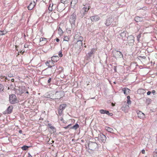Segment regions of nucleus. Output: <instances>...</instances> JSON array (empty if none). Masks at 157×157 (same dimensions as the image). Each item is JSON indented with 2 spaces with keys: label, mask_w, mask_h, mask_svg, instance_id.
Masks as SVG:
<instances>
[{
  "label": "nucleus",
  "mask_w": 157,
  "mask_h": 157,
  "mask_svg": "<svg viewBox=\"0 0 157 157\" xmlns=\"http://www.w3.org/2000/svg\"><path fill=\"white\" fill-rule=\"evenodd\" d=\"M0 35H3V32L0 31Z\"/></svg>",
  "instance_id": "3c124183"
},
{
  "label": "nucleus",
  "mask_w": 157,
  "mask_h": 157,
  "mask_svg": "<svg viewBox=\"0 0 157 157\" xmlns=\"http://www.w3.org/2000/svg\"><path fill=\"white\" fill-rule=\"evenodd\" d=\"M69 40V38L68 37H67V36H65L64 38L63 41H68Z\"/></svg>",
  "instance_id": "72a5a7b5"
},
{
  "label": "nucleus",
  "mask_w": 157,
  "mask_h": 157,
  "mask_svg": "<svg viewBox=\"0 0 157 157\" xmlns=\"http://www.w3.org/2000/svg\"><path fill=\"white\" fill-rule=\"evenodd\" d=\"M13 107L12 106H10L7 109V113H10L12 111Z\"/></svg>",
  "instance_id": "5701e85b"
},
{
  "label": "nucleus",
  "mask_w": 157,
  "mask_h": 157,
  "mask_svg": "<svg viewBox=\"0 0 157 157\" xmlns=\"http://www.w3.org/2000/svg\"><path fill=\"white\" fill-rule=\"evenodd\" d=\"M122 91L125 95H127L129 92L130 90L128 88H124L122 89Z\"/></svg>",
  "instance_id": "412c9836"
},
{
  "label": "nucleus",
  "mask_w": 157,
  "mask_h": 157,
  "mask_svg": "<svg viewBox=\"0 0 157 157\" xmlns=\"http://www.w3.org/2000/svg\"><path fill=\"white\" fill-rule=\"evenodd\" d=\"M82 42L81 41H77L75 45L76 49L77 50L78 53H79L81 51L82 49Z\"/></svg>",
  "instance_id": "39448f33"
},
{
  "label": "nucleus",
  "mask_w": 157,
  "mask_h": 157,
  "mask_svg": "<svg viewBox=\"0 0 157 157\" xmlns=\"http://www.w3.org/2000/svg\"><path fill=\"white\" fill-rule=\"evenodd\" d=\"M106 137L105 136L103 135V134H100L98 135V140L101 142L105 143L106 140Z\"/></svg>",
  "instance_id": "423d86ee"
},
{
  "label": "nucleus",
  "mask_w": 157,
  "mask_h": 157,
  "mask_svg": "<svg viewBox=\"0 0 157 157\" xmlns=\"http://www.w3.org/2000/svg\"><path fill=\"white\" fill-rule=\"evenodd\" d=\"M113 21V19L109 17L106 20L105 24L106 26H109L112 23Z\"/></svg>",
  "instance_id": "1a4fd4ad"
},
{
  "label": "nucleus",
  "mask_w": 157,
  "mask_h": 157,
  "mask_svg": "<svg viewBox=\"0 0 157 157\" xmlns=\"http://www.w3.org/2000/svg\"><path fill=\"white\" fill-rule=\"evenodd\" d=\"M129 105H126V104L125 105V106H123V108H124L127 109V108H129Z\"/></svg>",
  "instance_id": "a19ab883"
},
{
  "label": "nucleus",
  "mask_w": 157,
  "mask_h": 157,
  "mask_svg": "<svg viewBox=\"0 0 157 157\" xmlns=\"http://www.w3.org/2000/svg\"><path fill=\"white\" fill-rule=\"evenodd\" d=\"M62 93L60 92L56 91L55 94H54V99H60L61 98V94Z\"/></svg>",
  "instance_id": "9d476101"
},
{
  "label": "nucleus",
  "mask_w": 157,
  "mask_h": 157,
  "mask_svg": "<svg viewBox=\"0 0 157 157\" xmlns=\"http://www.w3.org/2000/svg\"><path fill=\"white\" fill-rule=\"evenodd\" d=\"M107 114L109 115L110 116H112L113 115V114L112 113H109V111H108V113H107Z\"/></svg>",
  "instance_id": "c03bdc74"
},
{
  "label": "nucleus",
  "mask_w": 157,
  "mask_h": 157,
  "mask_svg": "<svg viewBox=\"0 0 157 157\" xmlns=\"http://www.w3.org/2000/svg\"><path fill=\"white\" fill-rule=\"evenodd\" d=\"M45 97L47 98H51L52 99H54V94L52 93L45 94Z\"/></svg>",
  "instance_id": "dca6fc26"
},
{
  "label": "nucleus",
  "mask_w": 157,
  "mask_h": 157,
  "mask_svg": "<svg viewBox=\"0 0 157 157\" xmlns=\"http://www.w3.org/2000/svg\"><path fill=\"white\" fill-rule=\"evenodd\" d=\"M114 54L115 56V57L117 58H121L123 57V55L122 53L118 51H116L114 52Z\"/></svg>",
  "instance_id": "2eb2a0df"
},
{
  "label": "nucleus",
  "mask_w": 157,
  "mask_h": 157,
  "mask_svg": "<svg viewBox=\"0 0 157 157\" xmlns=\"http://www.w3.org/2000/svg\"><path fill=\"white\" fill-rule=\"evenodd\" d=\"M100 113L102 114H106L108 113V111L104 109H101L99 111Z\"/></svg>",
  "instance_id": "cd10ccee"
},
{
  "label": "nucleus",
  "mask_w": 157,
  "mask_h": 157,
  "mask_svg": "<svg viewBox=\"0 0 157 157\" xmlns=\"http://www.w3.org/2000/svg\"><path fill=\"white\" fill-rule=\"evenodd\" d=\"M153 157H157V152H154L153 153Z\"/></svg>",
  "instance_id": "58836bf2"
},
{
  "label": "nucleus",
  "mask_w": 157,
  "mask_h": 157,
  "mask_svg": "<svg viewBox=\"0 0 157 157\" xmlns=\"http://www.w3.org/2000/svg\"><path fill=\"white\" fill-rule=\"evenodd\" d=\"M3 35L5 34L6 33V31H3Z\"/></svg>",
  "instance_id": "4d7b16f0"
},
{
  "label": "nucleus",
  "mask_w": 157,
  "mask_h": 157,
  "mask_svg": "<svg viewBox=\"0 0 157 157\" xmlns=\"http://www.w3.org/2000/svg\"><path fill=\"white\" fill-rule=\"evenodd\" d=\"M71 28H67L66 29L67 32L70 33L71 31Z\"/></svg>",
  "instance_id": "ea45409f"
},
{
  "label": "nucleus",
  "mask_w": 157,
  "mask_h": 157,
  "mask_svg": "<svg viewBox=\"0 0 157 157\" xmlns=\"http://www.w3.org/2000/svg\"><path fill=\"white\" fill-rule=\"evenodd\" d=\"M58 55L60 57H61L63 56V54H62V51L61 50L60 51L58 54Z\"/></svg>",
  "instance_id": "c9c22d12"
},
{
  "label": "nucleus",
  "mask_w": 157,
  "mask_h": 157,
  "mask_svg": "<svg viewBox=\"0 0 157 157\" xmlns=\"http://www.w3.org/2000/svg\"><path fill=\"white\" fill-rule=\"evenodd\" d=\"M35 5V2L34 1L31 2L30 4L28 6V8L29 10H32L33 8L34 7V6Z\"/></svg>",
  "instance_id": "4468645a"
},
{
  "label": "nucleus",
  "mask_w": 157,
  "mask_h": 157,
  "mask_svg": "<svg viewBox=\"0 0 157 157\" xmlns=\"http://www.w3.org/2000/svg\"><path fill=\"white\" fill-rule=\"evenodd\" d=\"M46 65L48 67L51 68L49 61H47L46 63Z\"/></svg>",
  "instance_id": "f704fd0d"
},
{
  "label": "nucleus",
  "mask_w": 157,
  "mask_h": 157,
  "mask_svg": "<svg viewBox=\"0 0 157 157\" xmlns=\"http://www.w3.org/2000/svg\"><path fill=\"white\" fill-rule=\"evenodd\" d=\"M40 41L42 45L45 44L47 42V39L42 37L40 38Z\"/></svg>",
  "instance_id": "6ab92c4d"
},
{
  "label": "nucleus",
  "mask_w": 157,
  "mask_h": 157,
  "mask_svg": "<svg viewBox=\"0 0 157 157\" xmlns=\"http://www.w3.org/2000/svg\"><path fill=\"white\" fill-rule=\"evenodd\" d=\"M141 90H143L142 89H140V90H138L137 91V92L138 93H140V91H141Z\"/></svg>",
  "instance_id": "603ef678"
},
{
  "label": "nucleus",
  "mask_w": 157,
  "mask_h": 157,
  "mask_svg": "<svg viewBox=\"0 0 157 157\" xmlns=\"http://www.w3.org/2000/svg\"><path fill=\"white\" fill-rule=\"evenodd\" d=\"M76 19V16L75 14L73 13L70 17L69 22L71 25V29H74L75 27V22Z\"/></svg>",
  "instance_id": "f257e3e1"
},
{
  "label": "nucleus",
  "mask_w": 157,
  "mask_h": 157,
  "mask_svg": "<svg viewBox=\"0 0 157 157\" xmlns=\"http://www.w3.org/2000/svg\"><path fill=\"white\" fill-rule=\"evenodd\" d=\"M78 0H71V5L72 8H74L75 5L77 3Z\"/></svg>",
  "instance_id": "a211bd4d"
},
{
  "label": "nucleus",
  "mask_w": 157,
  "mask_h": 157,
  "mask_svg": "<svg viewBox=\"0 0 157 157\" xmlns=\"http://www.w3.org/2000/svg\"><path fill=\"white\" fill-rule=\"evenodd\" d=\"M51 78H49L48 81V83H50L51 81Z\"/></svg>",
  "instance_id": "49530a36"
},
{
  "label": "nucleus",
  "mask_w": 157,
  "mask_h": 157,
  "mask_svg": "<svg viewBox=\"0 0 157 157\" xmlns=\"http://www.w3.org/2000/svg\"><path fill=\"white\" fill-rule=\"evenodd\" d=\"M48 10H52V9H51V10L50 9V7H49Z\"/></svg>",
  "instance_id": "338daca9"
},
{
  "label": "nucleus",
  "mask_w": 157,
  "mask_h": 157,
  "mask_svg": "<svg viewBox=\"0 0 157 157\" xmlns=\"http://www.w3.org/2000/svg\"><path fill=\"white\" fill-rule=\"evenodd\" d=\"M152 93L153 94H154L155 93V90H153Z\"/></svg>",
  "instance_id": "5fc2aeb1"
},
{
  "label": "nucleus",
  "mask_w": 157,
  "mask_h": 157,
  "mask_svg": "<svg viewBox=\"0 0 157 157\" xmlns=\"http://www.w3.org/2000/svg\"><path fill=\"white\" fill-rule=\"evenodd\" d=\"M54 58H57V59H58V57L57 56H53L52 57V59H54Z\"/></svg>",
  "instance_id": "a18cd8bd"
},
{
  "label": "nucleus",
  "mask_w": 157,
  "mask_h": 157,
  "mask_svg": "<svg viewBox=\"0 0 157 157\" xmlns=\"http://www.w3.org/2000/svg\"><path fill=\"white\" fill-rule=\"evenodd\" d=\"M128 44L132 46L133 45L134 42V37L133 36H128L127 38Z\"/></svg>",
  "instance_id": "0eeeda50"
},
{
  "label": "nucleus",
  "mask_w": 157,
  "mask_h": 157,
  "mask_svg": "<svg viewBox=\"0 0 157 157\" xmlns=\"http://www.w3.org/2000/svg\"><path fill=\"white\" fill-rule=\"evenodd\" d=\"M90 19L92 21L94 22L99 20L100 17L98 15H96L91 17Z\"/></svg>",
  "instance_id": "ddd939ff"
},
{
  "label": "nucleus",
  "mask_w": 157,
  "mask_h": 157,
  "mask_svg": "<svg viewBox=\"0 0 157 157\" xmlns=\"http://www.w3.org/2000/svg\"><path fill=\"white\" fill-rule=\"evenodd\" d=\"M48 126H49V127H50V126H51V124H48Z\"/></svg>",
  "instance_id": "774afa93"
},
{
  "label": "nucleus",
  "mask_w": 157,
  "mask_h": 157,
  "mask_svg": "<svg viewBox=\"0 0 157 157\" xmlns=\"http://www.w3.org/2000/svg\"><path fill=\"white\" fill-rule=\"evenodd\" d=\"M95 52V50L94 48H93L91 51L88 53V57H90L94 53V52Z\"/></svg>",
  "instance_id": "b1692460"
},
{
  "label": "nucleus",
  "mask_w": 157,
  "mask_h": 157,
  "mask_svg": "<svg viewBox=\"0 0 157 157\" xmlns=\"http://www.w3.org/2000/svg\"><path fill=\"white\" fill-rule=\"evenodd\" d=\"M66 107V105L65 104H62L59 106L58 110V113L60 115H62L63 110Z\"/></svg>",
  "instance_id": "6e6552de"
},
{
  "label": "nucleus",
  "mask_w": 157,
  "mask_h": 157,
  "mask_svg": "<svg viewBox=\"0 0 157 157\" xmlns=\"http://www.w3.org/2000/svg\"><path fill=\"white\" fill-rule=\"evenodd\" d=\"M64 44V43L63 42V43L62 46H63V49H65L66 48V47L65 46H63V45Z\"/></svg>",
  "instance_id": "8fccbe9b"
},
{
  "label": "nucleus",
  "mask_w": 157,
  "mask_h": 157,
  "mask_svg": "<svg viewBox=\"0 0 157 157\" xmlns=\"http://www.w3.org/2000/svg\"><path fill=\"white\" fill-rule=\"evenodd\" d=\"M27 46H28V45L27 44H25L24 45V47L27 48Z\"/></svg>",
  "instance_id": "680f3d73"
},
{
  "label": "nucleus",
  "mask_w": 157,
  "mask_h": 157,
  "mask_svg": "<svg viewBox=\"0 0 157 157\" xmlns=\"http://www.w3.org/2000/svg\"><path fill=\"white\" fill-rule=\"evenodd\" d=\"M141 34H140L139 35H138L137 36V40L138 42H140V39L141 37Z\"/></svg>",
  "instance_id": "2f4dec72"
},
{
  "label": "nucleus",
  "mask_w": 157,
  "mask_h": 157,
  "mask_svg": "<svg viewBox=\"0 0 157 157\" xmlns=\"http://www.w3.org/2000/svg\"><path fill=\"white\" fill-rule=\"evenodd\" d=\"M49 62H50V64L51 65V67L54 66L55 65L54 63V61H53L52 59L51 60H49Z\"/></svg>",
  "instance_id": "7c9ffc66"
},
{
  "label": "nucleus",
  "mask_w": 157,
  "mask_h": 157,
  "mask_svg": "<svg viewBox=\"0 0 157 157\" xmlns=\"http://www.w3.org/2000/svg\"><path fill=\"white\" fill-rule=\"evenodd\" d=\"M127 103L128 105H130L131 104V102L130 99L127 100Z\"/></svg>",
  "instance_id": "79ce46f5"
},
{
  "label": "nucleus",
  "mask_w": 157,
  "mask_h": 157,
  "mask_svg": "<svg viewBox=\"0 0 157 157\" xmlns=\"http://www.w3.org/2000/svg\"><path fill=\"white\" fill-rule=\"evenodd\" d=\"M89 149L94 151L98 148V145L96 142H90L88 144Z\"/></svg>",
  "instance_id": "7ed1b4c3"
},
{
  "label": "nucleus",
  "mask_w": 157,
  "mask_h": 157,
  "mask_svg": "<svg viewBox=\"0 0 157 157\" xmlns=\"http://www.w3.org/2000/svg\"><path fill=\"white\" fill-rule=\"evenodd\" d=\"M142 154H144L145 153V151L144 149L142 150Z\"/></svg>",
  "instance_id": "de8ad7c7"
},
{
  "label": "nucleus",
  "mask_w": 157,
  "mask_h": 157,
  "mask_svg": "<svg viewBox=\"0 0 157 157\" xmlns=\"http://www.w3.org/2000/svg\"><path fill=\"white\" fill-rule=\"evenodd\" d=\"M127 34V32L126 31H123V32L121 33L120 36L121 37V38L122 39H125L126 37Z\"/></svg>",
  "instance_id": "aec40b11"
},
{
  "label": "nucleus",
  "mask_w": 157,
  "mask_h": 157,
  "mask_svg": "<svg viewBox=\"0 0 157 157\" xmlns=\"http://www.w3.org/2000/svg\"><path fill=\"white\" fill-rule=\"evenodd\" d=\"M105 129L109 132H110L111 133H113V129L110 128H109L108 127H106L105 128Z\"/></svg>",
  "instance_id": "393cba45"
},
{
  "label": "nucleus",
  "mask_w": 157,
  "mask_h": 157,
  "mask_svg": "<svg viewBox=\"0 0 157 157\" xmlns=\"http://www.w3.org/2000/svg\"><path fill=\"white\" fill-rule=\"evenodd\" d=\"M114 70L115 71H116V67H114Z\"/></svg>",
  "instance_id": "052dcab7"
},
{
  "label": "nucleus",
  "mask_w": 157,
  "mask_h": 157,
  "mask_svg": "<svg viewBox=\"0 0 157 157\" xmlns=\"http://www.w3.org/2000/svg\"><path fill=\"white\" fill-rule=\"evenodd\" d=\"M70 0H61V3L63 4H67L68 3L69 4Z\"/></svg>",
  "instance_id": "bb28decb"
},
{
  "label": "nucleus",
  "mask_w": 157,
  "mask_h": 157,
  "mask_svg": "<svg viewBox=\"0 0 157 157\" xmlns=\"http://www.w3.org/2000/svg\"><path fill=\"white\" fill-rule=\"evenodd\" d=\"M83 40V38L82 36H79L78 39L77 41H81L82 42V41Z\"/></svg>",
  "instance_id": "473e14b6"
},
{
  "label": "nucleus",
  "mask_w": 157,
  "mask_h": 157,
  "mask_svg": "<svg viewBox=\"0 0 157 157\" xmlns=\"http://www.w3.org/2000/svg\"><path fill=\"white\" fill-rule=\"evenodd\" d=\"M135 20L137 22L142 21H143V18L142 17L137 16L135 17Z\"/></svg>",
  "instance_id": "4be33fe9"
},
{
  "label": "nucleus",
  "mask_w": 157,
  "mask_h": 157,
  "mask_svg": "<svg viewBox=\"0 0 157 157\" xmlns=\"http://www.w3.org/2000/svg\"><path fill=\"white\" fill-rule=\"evenodd\" d=\"M11 81L12 82H13L14 81V79L12 78L11 79Z\"/></svg>",
  "instance_id": "0e129e2a"
},
{
  "label": "nucleus",
  "mask_w": 157,
  "mask_h": 157,
  "mask_svg": "<svg viewBox=\"0 0 157 157\" xmlns=\"http://www.w3.org/2000/svg\"><path fill=\"white\" fill-rule=\"evenodd\" d=\"M29 157H32V156L29 153Z\"/></svg>",
  "instance_id": "bf43d9fd"
},
{
  "label": "nucleus",
  "mask_w": 157,
  "mask_h": 157,
  "mask_svg": "<svg viewBox=\"0 0 157 157\" xmlns=\"http://www.w3.org/2000/svg\"><path fill=\"white\" fill-rule=\"evenodd\" d=\"M82 9L80 10V13L82 14V16L83 17L87 14V12L90 8L87 5H83L82 6Z\"/></svg>",
  "instance_id": "f03ea898"
},
{
  "label": "nucleus",
  "mask_w": 157,
  "mask_h": 157,
  "mask_svg": "<svg viewBox=\"0 0 157 157\" xmlns=\"http://www.w3.org/2000/svg\"><path fill=\"white\" fill-rule=\"evenodd\" d=\"M138 117L141 119H144L145 118V114L141 111H139L137 113Z\"/></svg>",
  "instance_id": "f3484780"
},
{
  "label": "nucleus",
  "mask_w": 157,
  "mask_h": 157,
  "mask_svg": "<svg viewBox=\"0 0 157 157\" xmlns=\"http://www.w3.org/2000/svg\"><path fill=\"white\" fill-rule=\"evenodd\" d=\"M56 40L57 42H59V40L58 38H56Z\"/></svg>",
  "instance_id": "6e6d98bb"
},
{
  "label": "nucleus",
  "mask_w": 157,
  "mask_h": 157,
  "mask_svg": "<svg viewBox=\"0 0 157 157\" xmlns=\"http://www.w3.org/2000/svg\"><path fill=\"white\" fill-rule=\"evenodd\" d=\"M51 17L52 19L55 20L57 19L59 17V15L57 13L55 12H54L51 13Z\"/></svg>",
  "instance_id": "f8f14e48"
},
{
  "label": "nucleus",
  "mask_w": 157,
  "mask_h": 157,
  "mask_svg": "<svg viewBox=\"0 0 157 157\" xmlns=\"http://www.w3.org/2000/svg\"><path fill=\"white\" fill-rule=\"evenodd\" d=\"M71 124H69L67 126L64 127V128H65V129H67V128H69L70 127V126H71Z\"/></svg>",
  "instance_id": "37998d69"
},
{
  "label": "nucleus",
  "mask_w": 157,
  "mask_h": 157,
  "mask_svg": "<svg viewBox=\"0 0 157 157\" xmlns=\"http://www.w3.org/2000/svg\"><path fill=\"white\" fill-rule=\"evenodd\" d=\"M79 127V126L78 124H75L72 127L70 128L73 129L75 130H76Z\"/></svg>",
  "instance_id": "a878e982"
},
{
  "label": "nucleus",
  "mask_w": 157,
  "mask_h": 157,
  "mask_svg": "<svg viewBox=\"0 0 157 157\" xmlns=\"http://www.w3.org/2000/svg\"><path fill=\"white\" fill-rule=\"evenodd\" d=\"M127 100L130 99V96H127Z\"/></svg>",
  "instance_id": "864d4df0"
},
{
  "label": "nucleus",
  "mask_w": 157,
  "mask_h": 157,
  "mask_svg": "<svg viewBox=\"0 0 157 157\" xmlns=\"http://www.w3.org/2000/svg\"><path fill=\"white\" fill-rule=\"evenodd\" d=\"M65 9L64 5L62 3L59 4L57 6V9L59 11L61 12Z\"/></svg>",
  "instance_id": "9b49d317"
},
{
  "label": "nucleus",
  "mask_w": 157,
  "mask_h": 157,
  "mask_svg": "<svg viewBox=\"0 0 157 157\" xmlns=\"http://www.w3.org/2000/svg\"><path fill=\"white\" fill-rule=\"evenodd\" d=\"M22 132V131L21 130H20L19 131V133H21Z\"/></svg>",
  "instance_id": "69168bd1"
},
{
  "label": "nucleus",
  "mask_w": 157,
  "mask_h": 157,
  "mask_svg": "<svg viewBox=\"0 0 157 157\" xmlns=\"http://www.w3.org/2000/svg\"><path fill=\"white\" fill-rule=\"evenodd\" d=\"M60 120H61V121H63V122H63V118H61V119H60Z\"/></svg>",
  "instance_id": "e2e57ef3"
},
{
  "label": "nucleus",
  "mask_w": 157,
  "mask_h": 157,
  "mask_svg": "<svg viewBox=\"0 0 157 157\" xmlns=\"http://www.w3.org/2000/svg\"><path fill=\"white\" fill-rule=\"evenodd\" d=\"M9 100L10 102L12 104L17 103L18 101L17 99L16 96L13 94L10 95Z\"/></svg>",
  "instance_id": "20e7f679"
},
{
  "label": "nucleus",
  "mask_w": 157,
  "mask_h": 157,
  "mask_svg": "<svg viewBox=\"0 0 157 157\" xmlns=\"http://www.w3.org/2000/svg\"><path fill=\"white\" fill-rule=\"evenodd\" d=\"M50 128L51 129H52L53 131V132L56 131V129L53 126H50Z\"/></svg>",
  "instance_id": "4c0bfd02"
},
{
  "label": "nucleus",
  "mask_w": 157,
  "mask_h": 157,
  "mask_svg": "<svg viewBox=\"0 0 157 157\" xmlns=\"http://www.w3.org/2000/svg\"><path fill=\"white\" fill-rule=\"evenodd\" d=\"M29 147V146L24 145L21 147V148L23 150H26Z\"/></svg>",
  "instance_id": "c756f323"
},
{
  "label": "nucleus",
  "mask_w": 157,
  "mask_h": 157,
  "mask_svg": "<svg viewBox=\"0 0 157 157\" xmlns=\"http://www.w3.org/2000/svg\"><path fill=\"white\" fill-rule=\"evenodd\" d=\"M58 33L60 35H62L63 33V31L60 27L58 30Z\"/></svg>",
  "instance_id": "c85d7f7f"
},
{
  "label": "nucleus",
  "mask_w": 157,
  "mask_h": 157,
  "mask_svg": "<svg viewBox=\"0 0 157 157\" xmlns=\"http://www.w3.org/2000/svg\"><path fill=\"white\" fill-rule=\"evenodd\" d=\"M78 35H75V39L77 38V37H78Z\"/></svg>",
  "instance_id": "13d9d810"
},
{
  "label": "nucleus",
  "mask_w": 157,
  "mask_h": 157,
  "mask_svg": "<svg viewBox=\"0 0 157 157\" xmlns=\"http://www.w3.org/2000/svg\"><path fill=\"white\" fill-rule=\"evenodd\" d=\"M3 89H4L3 88V86L1 84H0V92L2 91Z\"/></svg>",
  "instance_id": "e433bc0d"
},
{
  "label": "nucleus",
  "mask_w": 157,
  "mask_h": 157,
  "mask_svg": "<svg viewBox=\"0 0 157 157\" xmlns=\"http://www.w3.org/2000/svg\"><path fill=\"white\" fill-rule=\"evenodd\" d=\"M151 94V91H148L147 93V95H149Z\"/></svg>",
  "instance_id": "09e8293b"
}]
</instances>
